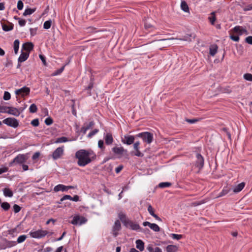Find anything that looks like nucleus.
<instances>
[{"label": "nucleus", "instance_id": "obj_19", "mask_svg": "<svg viewBox=\"0 0 252 252\" xmlns=\"http://www.w3.org/2000/svg\"><path fill=\"white\" fill-rule=\"evenodd\" d=\"M33 44L32 42H26L22 45L23 50L26 51L27 53H29L33 49Z\"/></svg>", "mask_w": 252, "mask_h": 252}, {"label": "nucleus", "instance_id": "obj_52", "mask_svg": "<svg viewBox=\"0 0 252 252\" xmlns=\"http://www.w3.org/2000/svg\"><path fill=\"white\" fill-rule=\"evenodd\" d=\"M23 6H24L23 2H22V0H19L17 2V8L19 10H22L23 8Z\"/></svg>", "mask_w": 252, "mask_h": 252}, {"label": "nucleus", "instance_id": "obj_40", "mask_svg": "<svg viewBox=\"0 0 252 252\" xmlns=\"http://www.w3.org/2000/svg\"><path fill=\"white\" fill-rule=\"evenodd\" d=\"M52 21L51 20L46 21L43 24V28L45 29H49L51 26Z\"/></svg>", "mask_w": 252, "mask_h": 252}, {"label": "nucleus", "instance_id": "obj_7", "mask_svg": "<svg viewBox=\"0 0 252 252\" xmlns=\"http://www.w3.org/2000/svg\"><path fill=\"white\" fill-rule=\"evenodd\" d=\"M2 122L4 124L14 128L17 127L19 125L18 121L14 118H7L3 120Z\"/></svg>", "mask_w": 252, "mask_h": 252}, {"label": "nucleus", "instance_id": "obj_46", "mask_svg": "<svg viewBox=\"0 0 252 252\" xmlns=\"http://www.w3.org/2000/svg\"><path fill=\"white\" fill-rule=\"evenodd\" d=\"M94 125V123L93 121L90 122L89 124L85 123L84 126H86L87 129H89L92 128Z\"/></svg>", "mask_w": 252, "mask_h": 252}, {"label": "nucleus", "instance_id": "obj_41", "mask_svg": "<svg viewBox=\"0 0 252 252\" xmlns=\"http://www.w3.org/2000/svg\"><path fill=\"white\" fill-rule=\"evenodd\" d=\"M26 238H27L26 235H21L18 238L16 243H21L23 242L24 241H25V240L26 239Z\"/></svg>", "mask_w": 252, "mask_h": 252}, {"label": "nucleus", "instance_id": "obj_24", "mask_svg": "<svg viewBox=\"0 0 252 252\" xmlns=\"http://www.w3.org/2000/svg\"><path fill=\"white\" fill-rule=\"evenodd\" d=\"M136 248L139 249L140 251H142L144 249V243L141 240H137L136 241Z\"/></svg>", "mask_w": 252, "mask_h": 252}, {"label": "nucleus", "instance_id": "obj_6", "mask_svg": "<svg viewBox=\"0 0 252 252\" xmlns=\"http://www.w3.org/2000/svg\"><path fill=\"white\" fill-rule=\"evenodd\" d=\"M87 221V219L82 216H75L73 217L71 223L74 225H82L85 223Z\"/></svg>", "mask_w": 252, "mask_h": 252}, {"label": "nucleus", "instance_id": "obj_60", "mask_svg": "<svg viewBox=\"0 0 252 252\" xmlns=\"http://www.w3.org/2000/svg\"><path fill=\"white\" fill-rule=\"evenodd\" d=\"M39 156H40L39 152H36L32 156V159L33 160H35V159L38 158H39Z\"/></svg>", "mask_w": 252, "mask_h": 252}, {"label": "nucleus", "instance_id": "obj_12", "mask_svg": "<svg viewBox=\"0 0 252 252\" xmlns=\"http://www.w3.org/2000/svg\"><path fill=\"white\" fill-rule=\"evenodd\" d=\"M139 145L140 143L139 141L136 142L133 144V148L135 152H132L131 154L135 156L138 157H142L144 156V154H142L140 151H139Z\"/></svg>", "mask_w": 252, "mask_h": 252}, {"label": "nucleus", "instance_id": "obj_4", "mask_svg": "<svg viewBox=\"0 0 252 252\" xmlns=\"http://www.w3.org/2000/svg\"><path fill=\"white\" fill-rule=\"evenodd\" d=\"M28 159V157L24 154H19L13 160L9 163V166H12L14 163L23 164Z\"/></svg>", "mask_w": 252, "mask_h": 252}, {"label": "nucleus", "instance_id": "obj_28", "mask_svg": "<svg viewBox=\"0 0 252 252\" xmlns=\"http://www.w3.org/2000/svg\"><path fill=\"white\" fill-rule=\"evenodd\" d=\"M218 46L217 45H213L210 48L209 54L214 56L217 52Z\"/></svg>", "mask_w": 252, "mask_h": 252}, {"label": "nucleus", "instance_id": "obj_36", "mask_svg": "<svg viewBox=\"0 0 252 252\" xmlns=\"http://www.w3.org/2000/svg\"><path fill=\"white\" fill-rule=\"evenodd\" d=\"M3 194L5 196H8L9 197H12L13 194L12 191L11 190L6 188L3 189Z\"/></svg>", "mask_w": 252, "mask_h": 252}, {"label": "nucleus", "instance_id": "obj_25", "mask_svg": "<svg viewBox=\"0 0 252 252\" xmlns=\"http://www.w3.org/2000/svg\"><path fill=\"white\" fill-rule=\"evenodd\" d=\"M245 187V183H241L236 186L233 189V192L237 193L241 191Z\"/></svg>", "mask_w": 252, "mask_h": 252}, {"label": "nucleus", "instance_id": "obj_33", "mask_svg": "<svg viewBox=\"0 0 252 252\" xmlns=\"http://www.w3.org/2000/svg\"><path fill=\"white\" fill-rule=\"evenodd\" d=\"M35 10H36L35 8H33V9L30 8H27L25 9L24 12L23 13V15L24 16H26L29 15H31L32 13H33L34 12H35Z\"/></svg>", "mask_w": 252, "mask_h": 252}, {"label": "nucleus", "instance_id": "obj_18", "mask_svg": "<svg viewBox=\"0 0 252 252\" xmlns=\"http://www.w3.org/2000/svg\"><path fill=\"white\" fill-rule=\"evenodd\" d=\"M233 31L235 32L239 33V35H242L243 34L247 35L249 34L248 31L246 29L239 26H235L233 29Z\"/></svg>", "mask_w": 252, "mask_h": 252}, {"label": "nucleus", "instance_id": "obj_16", "mask_svg": "<svg viewBox=\"0 0 252 252\" xmlns=\"http://www.w3.org/2000/svg\"><path fill=\"white\" fill-rule=\"evenodd\" d=\"M144 226H148L151 229L155 232H159L160 227L156 223H151L149 221H145L143 223Z\"/></svg>", "mask_w": 252, "mask_h": 252}, {"label": "nucleus", "instance_id": "obj_20", "mask_svg": "<svg viewBox=\"0 0 252 252\" xmlns=\"http://www.w3.org/2000/svg\"><path fill=\"white\" fill-rule=\"evenodd\" d=\"M104 140L106 144L111 145L113 142V138L111 133H106L104 136Z\"/></svg>", "mask_w": 252, "mask_h": 252}, {"label": "nucleus", "instance_id": "obj_57", "mask_svg": "<svg viewBox=\"0 0 252 252\" xmlns=\"http://www.w3.org/2000/svg\"><path fill=\"white\" fill-rule=\"evenodd\" d=\"M98 146L99 148L101 149H103L104 148V142L102 140H99L98 142Z\"/></svg>", "mask_w": 252, "mask_h": 252}, {"label": "nucleus", "instance_id": "obj_56", "mask_svg": "<svg viewBox=\"0 0 252 252\" xmlns=\"http://www.w3.org/2000/svg\"><path fill=\"white\" fill-rule=\"evenodd\" d=\"M245 41L247 43L252 45V36H249L245 39Z\"/></svg>", "mask_w": 252, "mask_h": 252}, {"label": "nucleus", "instance_id": "obj_64", "mask_svg": "<svg viewBox=\"0 0 252 252\" xmlns=\"http://www.w3.org/2000/svg\"><path fill=\"white\" fill-rule=\"evenodd\" d=\"M39 58L41 59V60L42 61V62H43V64L44 65H46V60H45V57L43 55H40Z\"/></svg>", "mask_w": 252, "mask_h": 252}, {"label": "nucleus", "instance_id": "obj_49", "mask_svg": "<svg viewBox=\"0 0 252 252\" xmlns=\"http://www.w3.org/2000/svg\"><path fill=\"white\" fill-rule=\"evenodd\" d=\"M64 66H62L61 68L59 69H58L57 71H56L55 72L53 73V75L55 76L60 74L61 73L63 70H64Z\"/></svg>", "mask_w": 252, "mask_h": 252}, {"label": "nucleus", "instance_id": "obj_30", "mask_svg": "<svg viewBox=\"0 0 252 252\" xmlns=\"http://www.w3.org/2000/svg\"><path fill=\"white\" fill-rule=\"evenodd\" d=\"M230 189H228L227 187L223 188L222 190L219 194L217 197H220L226 195L230 191Z\"/></svg>", "mask_w": 252, "mask_h": 252}, {"label": "nucleus", "instance_id": "obj_13", "mask_svg": "<svg viewBox=\"0 0 252 252\" xmlns=\"http://www.w3.org/2000/svg\"><path fill=\"white\" fill-rule=\"evenodd\" d=\"M121 229V222L119 220L115 221L114 226H113V235L116 237L118 235V231Z\"/></svg>", "mask_w": 252, "mask_h": 252}, {"label": "nucleus", "instance_id": "obj_27", "mask_svg": "<svg viewBox=\"0 0 252 252\" xmlns=\"http://www.w3.org/2000/svg\"><path fill=\"white\" fill-rule=\"evenodd\" d=\"M178 247L175 245H168L166 247L167 252H177Z\"/></svg>", "mask_w": 252, "mask_h": 252}, {"label": "nucleus", "instance_id": "obj_9", "mask_svg": "<svg viewBox=\"0 0 252 252\" xmlns=\"http://www.w3.org/2000/svg\"><path fill=\"white\" fill-rule=\"evenodd\" d=\"M30 92V89L26 86L16 90L15 94L17 95H21L22 97H24L25 95H28L29 94Z\"/></svg>", "mask_w": 252, "mask_h": 252}, {"label": "nucleus", "instance_id": "obj_44", "mask_svg": "<svg viewBox=\"0 0 252 252\" xmlns=\"http://www.w3.org/2000/svg\"><path fill=\"white\" fill-rule=\"evenodd\" d=\"M3 99L5 100H8L11 98V94H10L8 92H4V95H3Z\"/></svg>", "mask_w": 252, "mask_h": 252}, {"label": "nucleus", "instance_id": "obj_31", "mask_svg": "<svg viewBox=\"0 0 252 252\" xmlns=\"http://www.w3.org/2000/svg\"><path fill=\"white\" fill-rule=\"evenodd\" d=\"M151 20L148 18V19L146 20L145 22V28L146 29H150L152 28L153 26V23H154L153 21L151 22Z\"/></svg>", "mask_w": 252, "mask_h": 252}, {"label": "nucleus", "instance_id": "obj_45", "mask_svg": "<svg viewBox=\"0 0 252 252\" xmlns=\"http://www.w3.org/2000/svg\"><path fill=\"white\" fill-rule=\"evenodd\" d=\"M53 123V119L51 117L46 118L45 120V123L47 126L52 125Z\"/></svg>", "mask_w": 252, "mask_h": 252}, {"label": "nucleus", "instance_id": "obj_55", "mask_svg": "<svg viewBox=\"0 0 252 252\" xmlns=\"http://www.w3.org/2000/svg\"><path fill=\"white\" fill-rule=\"evenodd\" d=\"M199 121L197 119H186V121L190 124L195 123Z\"/></svg>", "mask_w": 252, "mask_h": 252}, {"label": "nucleus", "instance_id": "obj_3", "mask_svg": "<svg viewBox=\"0 0 252 252\" xmlns=\"http://www.w3.org/2000/svg\"><path fill=\"white\" fill-rule=\"evenodd\" d=\"M16 245V241H8L5 238H1L0 240V249L4 250L11 248Z\"/></svg>", "mask_w": 252, "mask_h": 252}, {"label": "nucleus", "instance_id": "obj_34", "mask_svg": "<svg viewBox=\"0 0 252 252\" xmlns=\"http://www.w3.org/2000/svg\"><path fill=\"white\" fill-rule=\"evenodd\" d=\"M70 141V140H69L67 137H61L59 138H58L56 139V141H55V143H63L66 142L67 141Z\"/></svg>", "mask_w": 252, "mask_h": 252}, {"label": "nucleus", "instance_id": "obj_29", "mask_svg": "<svg viewBox=\"0 0 252 252\" xmlns=\"http://www.w3.org/2000/svg\"><path fill=\"white\" fill-rule=\"evenodd\" d=\"M181 9L186 12H189V8L188 4L185 1H182L181 3Z\"/></svg>", "mask_w": 252, "mask_h": 252}, {"label": "nucleus", "instance_id": "obj_37", "mask_svg": "<svg viewBox=\"0 0 252 252\" xmlns=\"http://www.w3.org/2000/svg\"><path fill=\"white\" fill-rule=\"evenodd\" d=\"M1 207L5 211H8L10 208V205L9 203L6 202L1 203Z\"/></svg>", "mask_w": 252, "mask_h": 252}, {"label": "nucleus", "instance_id": "obj_5", "mask_svg": "<svg viewBox=\"0 0 252 252\" xmlns=\"http://www.w3.org/2000/svg\"><path fill=\"white\" fill-rule=\"evenodd\" d=\"M48 233V232L46 230H38L30 232V235L32 238L39 239L45 237Z\"/></svg>", "mask_w": 252, "mask_h": 252}, {"label": "nucleus", "instance_id": "obj_43", "mask_svg": "<svg viewBox=\"0 0 252 252\" xmlns=\"http://www.w3.org/2000/svg\"><path fill=\"white\" fill-rule=\"evenodd\" d=\"M244 78L249 81H252V74L251 73H246L243 76Z\"/></svg>", "mask_w": 252, "mask_h": 252}, {"label": "nucleus", "instance_id": "obj_10", "mask_svg": "<svg viewBox=\"0 0 252 252\" xmlns=\"http://www.w3.org/2000/svg\"><path fill=\"white\" fill-rule=\"evenodd\" d=\"M63 154V147H58L52 154V158L54 159L59 158Z\"/></svg>", "mask_w": 252, "mask_h": 252}, {"label": "nucleus", "instance_id": "obj_54", "mask_svg": "<svg viewBox=\"0 0 252 252\" xmlns=\"http://www.w3.org/2000/svg\"><path fill=\"white\" fill-rule=\"evenodd\" d=\"M98 132V129H94V130H93V131H92L91 132H90L89 133L88 136L89 137H92L93 135H94V134L97 133Z\"/></svg>", "mask_w": 252, "mask_h": 252}, {"label": "nucleus", "instance_id": "obj_62", "mask_svg": "<svg viewBox=\"0 0 252 252\" xmlns=\"http://www.w3.org/2000/svg\"><path fill=\"white\" fill-rule=\"evenodd\" d=\"M19 24L20 26L23 27L26 24V20L24 19H19Z\"/></svg>", "mask_w": 252, "mask_h": 252}, {"label": "nucleus", "instance_id": "obj_2", "mask_svg": "<svg viewBox=\"0 0 252 252\" xmlns=\"http://www.w3.org/2000/svg\"><path fill=\"white\" fill-rule=\"evenodd\" d=\"M136 137L141 138L145 142L150 144L153 140V134L149 132L140 133L136 135Z\"/></svg>", "mask_w": 252, "mask_h": 252}, {"label": "nucleus", "instance_id": "obj_1", "mask_svg": "<svg viewBox=\"0 0 252 252\" xmlns=\"http://www.w3.org/2000/svg\"><path fill=\"white\" fill-rule=\"evenodd\" d=\"M75 157L78 159V165L82 167L90 163L96 158L95 154L92 150H79L76 152Z\"/></svg>", "mask_w": 252, "mask_h": 252}, {"label": "nucleus", "instance_id": "obj_63", "mask_svg": "<svg viewBox=\"0 0 252 252\" xmlns=\"http://www.w3.org/2000/svg\"><path fill=\"white\" fill-rule=\"evenodd\" d=\"M123 165H119L116 168L115 171L117 173H119L123 169Z\"/></svg>", "mask_w": 252, "mask_h": 252}, {"label": "nucleus", "instance_id": "obj_14", "mask_svg": "<svg viewBox=\"0 0 252 252\" xmlns=\"http://www.w3.org/2000/svg\"><path fill=\"white\" fill-rule=\"evenodd\" d=\"M113 152L116 155H127V151L126 149H124L123 147H114L112 149Z\"/></svg>", "mask_w": 252, "mask_h": 252}, {"label": "nucleus", "instance_id": "obj_8", "mask_svg": "<svg viewBox=\"0 0 252 252\" xmlns=\"http://www.w3.org/2000/svg\"><path fill=\"white\" fill-rule=\"evenodd\" d=\"M196 160L195 165L198 168L199 170H201L204 166V160L203 157L200 154H196Z\"/></svg>", "mask_w": 252, "mask_h": 252}, {"label": "nucleus", "instance_id": "obj_38", "mask_svg": "<svg viewBox=\"0 0 252 252\" xmlns=\"http://www.w3.org/2000/svg\"><path fill=\"white\" fill-rule=\"evenodd\" d=\"M171 186V183L169 182H162L159 184L158 187L160 188H165Z\"/></svg>", "mask_w": 252, "mask_h": 252}, {"label": "nucleus", "instance_id": "obj_51", "mask_svg": "<svg viewBox=\"0 0 252 252\" xmlns=\"http://www.w3.org/2000/svg\"><path fill=\"white\" fill-rule=\"evenodd\" d=\"M119 218L120 219V220L122 221V222L124 220H125L127 219L126 215L122 213H119Z\"/></svg>", "mask_w": 252, "mask_h": 252}, {"label": "nucleus", "instance_id": "obj_35", "mask_svg": "<svg viewBox=\"0 0 252 252\" xmlns=\"http://www.w3.org/2000/svg\"><path fill=\"white\" fill-rule=\"evenodd\" d=\"M216 12L213 11L211 13V16L209 17V21L212 25H214L215 22L216 20Z\"/></svg>", "mask_w": 252, "mask_h": 252}, {"label": "nucleus", "instance_id": "obj_15", "mask_svg": "<svg viewBox=\"0 0 252 252\" xmlns=\"http://www.w3.org/2000/svg\"><path fill=\"white\" fill-rule=\"evenodd\" d=\"M21 108L17 109L13 107H10L7 111V114H10L15 116H18L20 114L21 111H22Z\"/></svg>", "mask_w": 252, "mask_h": 252}, {"label": "nucleus", "instance_id": "obj_53", "mask_svg": "<svg viewBox=\"0 0 252 252\" xmlns=\"http://www.w3.org/2000/svg\"><path fill=\"white\" fill-rule=\"evenodd\" d=\"M72 197L69 195H64L60 200L61 202H63L65 200L68 199L71 200Z\"/></svg>", "mask_w": 252, "mask_h": 252}, {"label": "nucleus", "instance_id": "obj_47", "mask_svg": "<svg viewBox=\"0 0 252 252\" xmlns=\"http://www.w3.org/2000/svg\"><path fill=\"white\" fill-rule=\"evenodd\" d=\"M13 211L15 213H17L21 210V208L17 204H14L13 207Z\"/></svg>", "mask_w": 252, "mask_h": 252}, {"label": "nucleus", "instance_id": "obj_21", "mask_svg": "<svg viewBox=\"0 0 252 252\" xmlns=\"http://www.w3.org/2000/svg\"><path fill=\"white\" fill-rule=\"evenodd\" d=\"M29 56V53L22 51L21 55L18 58V62L22 63L27 60Z\"/></svg>", "mask_w": 252, "mask_h": 252}, {"label": "nucleus", "instance_id": "obj_23", "mask_svg": "<svg viewBox=\"0 0 252 252\" xmlns=\"http://www.w3.org/2000/svg\"><path fill=\"white\" fill-rule=\"evenodd\" d=\"M129 226L132 230H139L140 231H142L143 230L138 224L133 223L132 221L130 222Z\"/></svg>", "mask_w": 252, "mask_h": 252}, {"label": "nucleus", "instance_id": "obj_48", "mask_svg": "<svg viewBox=\"0 0 252 252\" xmlns=\"http://www.w3.org/2000/svg\"><path fill=\"white\" fill-rule=\"evenodd\" d=\"M171 235L173 239H176V240H180L181 238H182V235L176 234H171Z\"/></svg>", "mask_w": 252, "mask_h": 252}, {"label": "nucleus", "instance_id": "obj_39", "mask_svg": "<svg viewBox=\"0 0 252 252\" xmlns=\"http://www.w3.org/2000/svg\"><path fill=\"white\" fill-rule=\"evenodd\" d=\"M29 110L31 113H35L37 110L36 105L35 104H32L30 107Z\"/></svg>", "mask_w": 252, "mask_h": 252}, {"label": "nucleus", "instance_id": "obj_42", "mask_svg": "<svg viewBox=\"0 0 252 252\" xmlns=\"http://www.w3.org/2000/svg\"><path fill=\"white\" fill-rule=\"evenodd\" d=\"M9 106H0V113H7Z\"/></svg>", "mask_w": 252, "mask_h": 252}, {"label": "nucleus", "instance_id": "obj_11", "mask_svg": "<svg viewBox=\"0 0 252 252\" xmlns=\"http://www.w3.org/2000/svg\"><path fill=\"white\" fill-rule=\"evenodd\" d=\"M134 140L135 137L129 135H125L124 137L122 138V142L127 145H131L134 142Z\"/></svg>", "mask_w": 252, "mask_h": 252}, {"label": "nucleus", "instance_id": "obj_50", "mask_svg": "<svg viewBox=\"0 0 252 252\" xmlns=\"http://www.w3.org/2000/svg\"><path fill=\"white\" fill-rule=\"evenodd\" d=\"M31 124L34 126H39V123L38 119H35L31 122Z\"/></svg>", "mask_w": 252, "mask_h": 252}, {"label": "nucleus", "instance_id": "obj_26", "mask_svg": "<svg viewBox=\"0 0 252 252\" xmlns=\"http://www.w3.org/2000/svg\"><path fill=\"white\" fill-rule=\"evenodd\" d=\"M66 186L63 185H58L55 187L54 189V190L56 192L62 190L63 191H66Z\"/></svg>", "mask_w": 252, "mask_h": 252}, {"label": "nucleus", "instance_id": "obj_58", "mask_svg": "<svg viewBox=\"0 0 252 252\" xmlns=\"http://www.w3.org/2000/svg\"><path fill=\"white\" fill-rule=\"evenodd\" d=\"M131 221L127 219L123 221H122L124 225H125L126 227L129 226L130 224V222H131Z\"/></svg>", "mask_w": 252, "mask_h": 252}, {"label": "nucleus", "instance_id": "obj_22", "mask_svg": "<svg viewBox=\"0 0 252 252\" xmlns=\"http://www.w3.org/2000/svg\"><path fill=\"white\" fill-rule=\"evenodd\" d=\"M9 25H7L5 24L1 23V26L2 30L5 32H8L13 29L14 25L11 23H8Z\"/></svg>", "mask_w": 252, "mask_h": 252}, {"label": "nucleus", "instance_id": "obj_59", "mask_svg": "<svg viewBox=\"0 0 252 252\" xmlns=\"http://www.w3.org/2000/svg\"><path fill=\"white\" fill-rule=\"evenodd\" d=\"M230 38L234 41H238L239 40V37L238 36L231 35Z\"/></svg>", "mask_w": 252, "mask_h": 252}, {"label": "nucleus", "instance_id": "obj_32", "mask_svg": "<svg viewBox=\"0 0 252 252\" xmlns=\"http://www.w3.org/2000/svg\"><path fill=\"white\" fill-rule=\"evenodd\" d=\"M13 47H14V53L15 54H17L18 53L19 47V41L18 39H16L14 41Z\"/></svg>", "mask_w": 252, "mask_h": 252}, {"label": "nucleus", "instance_id": "obj_61", "mask_svg": "<svg viewBox=\"0 0 252 252\" xmlns=\"http://www.w3.org/2000/svg\"><path fill=\"white\" fill-rule=\"evenodd\" d=\"M8 168L7 167H4L0 168V175L2 174L3 173L6 172L8 171Z\"/></svg>", "mask_w": 252, "mask_h": 252}, {"label": "nucleus", "instance_id": "obj_17", "mask_svg": "<svg viewBox=\"0 0 252 252\" xmlns=\"http://www.w3.org/2000/svg\"><path fill=\"white\" fill-rule=\"evenodd\" d=\"M147 210H148V212L149 213V214L152 216H153L154 218H155L157 220H158L159 221H162V220L161 219V218H159L158 215H157L156 214H155V210L152 207V205L150 204H149L148 205Z\"/></svg>", "mask_w": 252, "mask_h": 252}]
</instances>
